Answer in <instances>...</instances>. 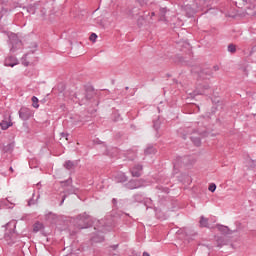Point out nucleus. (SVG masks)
<instances>
[{
  "mask_svg": "<svg viewBox=\"0 0 256 256\" xmlns=\"http://www.w3.org/2000/svg\"><path fill=\"white\" fill-rule=\"evenodd\" d=\"M76 99L80 101V105H85L87 101L93 99V91L87 92L84 96L82 94H77Z\"/></svg>",
  "mask_w": 256,
  "mask_h": 256,
  "instance_id": "obj_5",
  "label": "nucleus"
},
{
  "mask_svg": "<svg viewBox=\"0 0 256 256\" xmlns=\"http://www.w3.org/2000/svg\"><path fill=\"white\" fill-rule=\"evenodd\" d=\"M214 69H215V71H217V70H219V67L215 66Z\"/></svg>",
  "mask_w": 256,
  "mask_h": 256,
  "instance_id": "obj_43",
  "label": "nucleus"
},
{
  "mask_svg": "<svg viewBox=\"0 0 256 256\" xmlns=\"http://www.w3.org/2000/svg\"><path fill=\"white\" fill-rule=\"evenodd\" d=\"M199 223L200 225H211V223H217V218L215 217L205 218V216H201Z\"/></svg>",
  "mask_w": 256,
  "mask_h": 256,
  "instance_id": "obj_9",
  "label": "nucleus"
},
{
  "mask_svg": "<svg viewBox=\"0 0 256 256\" xmlns=\"http://www.w3.org/2000/svg\"><path fill=\"white\" fill-rule=\"evenodd\" d=\"M91 216L88 215L87 212L79 214L76 218H67L66 223H75L76 221H87Z\"/></svg>",
  "mask_w": 256,
  "mask_h": 256,
  "instance_id": "obj_7",
  "label": "nucleus"
},
{
  "mask_svg": "<svg viewBox=\"0 0 256 256\" xmlns=\"http://www.w3.org/2000/svg\"><path fill=\"white\" fill-rule=\"evenodd\" d=\"M9 47L10 53H16L19 49H23V42L19 40L17 34L12 33L9 35Z\"/></svg>",
  "mask_w": 256,
  "mask_h": 256,
  "instance_id": "obj_1",
  "label": "nucleus"
},
{
  "mask_svg": "<svg viewBox=\"0 0 256 256\" xmlns=\"http://www.w3.org/2000/svg\"><path fill=\"white\" fill-rule=\"evenodd\" d=\"M202 88H203L204 90H198V91H197V95H205V91L209 90V85H208V84L203 85Z\"/></svg>",
  "mask_w": 256,
  "mask_h": 256,
  "instance_id": "obj_22",
  "label": "nucleus"
},
{
  "mask_svg": "<svg viewBox=\"0 0 256 256\" xmlns=\"http://www.w3.org/2000/svg\"><path fill=\"white\" fill-rule=\"evenodd\" d=\"M255 163H256V161L253 159H247L245 161V165H246L247 169H255V167H256Z\"/></svg>",
  "mask_w": 256,
  "mask_h": 256,
  "instance_id": "obj_14",
  "label": "nucleus"
},
{
  "mask_svg": "<svg viewBox=\"0 0 256 256\" xmlns=\"http://www.w3.org/2000/svg\"><path fill=\"white\" fill-rule=\"evenodd\" d=\"M134 199L136 201H141V196L139 194H137V195L134 196Z\"/></svg>",
  "mask_w": 256,
  "mask_h": 256,
  "instance_id": "obj_33",
  "label": "nucleus"
},
{
  "mask_svg": "<svg viewBox=\"0 0 256 256\" xmlns=\"http://www.w3.org/2000/svg\"><path fill=\"white\" fill-rule=\"evenodd\" d=\"M63 167H65L68 171H71V169H75V167H77V164L71 160H67L63 164Z\"/></svg>",
  "mask_w": 256,
  "mask_h": 256,
  "instance_id": "obj_13",
  "label": "nucleus"
},
{
  "mask_svg": "<svg viewBox=\"0 0 256 256\" xmlns=\"http://www.w3.org/2000/svg\"><path fill=\"white\" fill-rule=\"evenodd\" d=\"M18 115L22 121H29L33 117V111L27 107H21Z\"/></svg>",
  "mask_w": 256,
  "mask_h": 256,
  "instance_id": "obj_4",
  "label": "nucleus"
},
{
  "mask_svg": "<svg viewBox=\"0 0 256 256\" xmlns=\"http://www.w3.org/2000/svg\"><path fill=\"white\" fill-rule=\"evenodd\" d=\"M35 225H40V223H39V222H36Z\"/></svg>",
  "mask_w": 256,
  "mask_h": 256,
  "instance_id": "obj_46",
  "label": "nucleus"
},
{
  "mask_svg": "<svg viewBox=\"0 0 256 256\" xmlns=\"http://www.w3.org/2000/svg\"><path fill=\"white\" fill-rule=\"evenodd\" d=\"M0 127L2 131H7L9 127H13V122L11 121V116H9L8 120H2L0 122Z\"/></svg>",
  "mask_w": 256,
  "mask_h": 256,
  "instance_id": "obj_10",
  "label": "nucleus"
},
{
  "mask_svg": "<svg viewBox=\"0 0 256 256\" xmlns=\"http://www.w3.org/2000/svg\"><path fill=\"white\" fill-rule=\"evenodd\" d=\"M13 149V144H8L6 147V151H11Z\"/></svg>",
  "mask_w": 256,
  "mask_h": 256,
  "instance_id": "obj_32",
  "label": "nucleus"
},
{
  "mask_svg": "<svg viewBox=\"0 0 256 256\" xmlns=\"http://www.w3.org/2000/svg\"><path fill=\"white\" fill-rule=\"evenodd\" d=\"M216 189H217V185L211 184L208 188V191H211V193H215Z\"/></svg>",
  "mask_w": 256,
  "mask_h": 256,
  "instance_id": "obj_26",
  "label": "nucleus"
},
{
  "mask_svg": "<svg viewBox=\"0 0 256 256\" xmlns=\"http://www.w3.org/2000/svg\"><path fill=\"white\" fill-rule=\"evenodd\" d=\"M145 155H154V153H157V150H155V147L153 146H148L145 151Z\"/></svg>",
  "mask_w": 256,
  "mask_h": 256,
  "instance_id": "obj_17",
  "label": "nucleus"
},
{
  "mask_svg": "<svg viewBox=\"0 0 256 256\" xmlns=\"http://www.w3.org/2000/svg\"><path fill=\"white\" fill-rule=\"evenodd\" d=\"M21 63H22V65H24V67H29V53L25 54L21 58Z\"/></svg>",
  "mask_w": 256,
  "mask_h": 256,
  "instance_id": "obj_16",
  "label": "nucleus"
},
{
  "mask_svg": "<svg viewBox=\"0 0 256 256\" xmlns=\"http://www.w3.org/2000/svg\"><path fill=\"white\" fill-rule=\"evenodd\" d=\"M30 216L29 215H24L20 218L21 221H29Z\"/></svg>",
  "mask_w": 256,
  "mask_h": 256,
  "instance_id": "obj_31",
  "label": "nucleus"
},
{
  "mask_svg": "<svg viewBox=\"0 0 256 256\" xmlns=\"http://www.w3.org/2000/svg\"><path fill=\"white\" fill-rule=\"evenodd\" d=\"M45 221L47 223H58L59 221H66L67 222V217L65 216H57V214L53 212H48L44 216Z\"/></svg>",
  "mask_w": 256,
  "mask_h": 256,
  "instance_id": "obj_2",
  "label": "nucleus"
},
{
  "mask_svg": "<svg viewBox=\"0 0 256 256\" xmlns=\"http://www.w3.org/2000/svg\"><path fill=\"white\" fill-rule=\"evenodd\" d=\"M191 141L196 145V147H199L201 145V138L199 137H191Z\"/></svg>",
  "mask_w": 256,
  "mask_h": 256,
  "instance_id": "obj_21",
  "label": "nucleus"
},
{
  "mask_svg": "<svg viewBox=\"0 0 256 256\" xmlns=\"http://www.w3.org/2000/svg\"><path fill=\"white\" fill-rule=\"evenodd\" d=\"M4 65L6 67H15V65H19V60L15 56H8L4 61Z\"/></svg>",
  "mask_w": 256,
  "mask_h": 256,
  "instance_id": "obj_8",
  "label": "nucleus"
},
{
  "mask_svg": "<svg viewBox=\"0 0 256 256\" xmlns=\"http://www.w3.org/2000/svg\"><path fill=\"white\" fill-rule=\"evenodd\" d=\"M4 231H5V238L10 237V235H13L15 233V228L16 226L8 225V226H3Z\"/></svg>",
  "mask_w": 256,
  "mask_h": 256,
  "instance_id": "obj_11",
  "label": "nucleus"
},
{
  "mask_svg": "<svg viewBox=\"0 0 256 256\" xmlns=\"http://www.w3.org/2000/svg\"><path fill=\"white\" fill-rule=\"evenodd\" d=\"M126 189H141V187H145V180L137 179V180H130L128 183L125 184Z\"/></svg>",
  "mask_w": 256,
  "mask_h": 256,
  "instance_id": "obj_3",
  "label": "nucleus"
},
{
  "mask_svg": "<svg viewBox=\"0 0 256 256\" xmlns=\"http://www.w3.org/2000/svg\"><path fill=\"white\" fill-rule=\"evenodd\" d=\"M31 101L32 107H34V109H39V98H37V96H33Z\"/></svg>",
  "mask_w": 256,
  "mask_h": 256,
  "instance_id": "obj_18",
  "label": "nucleus"
},
{
  "mask_svg": "<svg viewBox=\"0 0 256 256\" xmlns=\"http://www.w3.org/2000/svg\"><path fill=\"white\" fill-rule=\"evenodd\" d=\"M91 223H99V220H97V219H91Z\"/></svg>",
  "mask_w": 256,
  "mask_h": 256,
  "instance_id": "obj_36",
  "label": "nucleus"
},
{
  "mask_svg": "<svg viewBox=\"0 0 256 256\" xmlns=\"http://www.w3.org/2000/svg\"><path fill=\"white\" fill-rule=\"evenodd\" d=\"M112 203H113V205H117V199H112Z\"/></svg>",
  "mask_w": 256,
  "mask_h": 256,
  "instance_id": "obj_37",
  "label": "nucleus"
},
{
  "mask_svg": "<svg viewBox=\"0 0 256 256\" xmlns=\"http://www.w3.org/2000/svg\"><path fill=\"white\" fill-rule=\"evenodd\" d=\"M219 227V231L222 232L225 235H230L231 234V230L230 228H228V226H224V225H220Z\"/></svg>",
  "mask_w": 256,
  "mask_h": 256,
  "instance_id": "obj_15",
  "label": "nucleus"
},
{
  "mask_svg": "<svg viewBox=\"0 0 256 256\" xmlns=\"http://www.w3.org/2000/svg\"><path fill=\"white\" fill-rule=\"evenodd\" d=\"M11 223H17V220H13L11 222L6 223V225H11Z\"/></svg>",
  "mask_w": 256,
  "mask_h": 256,
  "instance_id": "obj_38",
  "label": "nucleus"
},
{
  "mask_svg": "<svg viewBox=\"0 0 256 256\" xmlns=\"http://www.w3.org/2000/svg\"><path fill=\"white\" fill-rule=\"evenodd\" d=\"M65 193H67V195H73L77 193V188L70 186L68 189L65 190Z\"/></svg>",
  "mask_w": 256,
  "mask_h": 256,
  "instance_id": "obj_20",
  "label": "nucleus"
},
{
  "mask_svg": "<svg viewBox=\"0 0 256 256\" xmlns=\"http://www.w3.org/2000/svg\"><path fill=\"white\" fill-rule=\"evenodd\" d=\"M61 137H65V138H66V140H67V139H68L67 137H69V134H67V133L63 132V133H61Z\"/></svg>",
  "mask_w": 256,
  "mask_h": 256,
  "instance_id": "obj_34",
  "label": "nucleus"
},
{
  "mask_svg": "<svg viewBox=\"0 0 256 256\" xmlns=\"http://www.w3.org/2000/svg\"><path fill=\"white\" fill-rule=\"evenodd\" d=\"M41 229H42V226L37 225V226H34L33 231L34 233H38V231H40Z\"/></svg>",
  "mask_w": 256,
  "mask_h": 256,
  "instance_id": "obj_30",
  "label": "nucleus"
},
{
  "mask_svg": "<svg viewBox=\"0 0 256 256\" xmlns=\"http://www.w3.org/2000/svg\"><path fill=\"white\" fill-rule=\"evenodd\" d=\"M10 171H11V173H13V167H10Z\"/></svg>",
  "mask_w": 256,
  "mask_h": 256,
  "instance_id": "obj_45",
  "label": "nucleus"
},
{
  "mask_svg": "<svg viewBox=\"0 0 256 256\" xmlns=\"http://www.w3.org/2000/svg\"><path fill=\"white\" fill-rule=\"evenodd\" d=\"M200 77L202 79H209L211 77V73H209V70H204L200 73Z\"/></svg>",
  "mask_w": 256,
  "mask_h": 256,
  "instance_id": "obj_19",
  "label": "nucleus"
},
{
  "mask_svg": "<svg viewBox=\"0 0 256 256\" xmlns=\"http://www.w3.org/2000/svg\"><path fill=\"white\" fill-rule=\"evenodd\" d=\"M28 13H31L32 15H35V7L34 6H30L28 8Z\"/></svg>",
  "mask_w": 256,
  "mask_h": 256,
  "instance_id": "obj_29",
  "label": "nucleus"
},
{
  "mask_svg": "<svg viewBox=\"0 0 256 256\" xmlns=\"http://www.w3.org/2000/svg\"><path fill=\"white\" fill-rule=\"evenodd\" d=\"M127 175H125V173L123 172H118L116 175H115V180H116V183H125L127 181Z\"/></svg>",
  "mask_w": 256,
  "mask_h": 256,
  "instance_id": "obj_12",
  "label": "nucleus"
},
{
  "mask_svg": "<svg viewBox=\"0 0 256 256\" xmlns=\"http://www.w3.org/2000/svg\"><path fill=\"white\" fill-rule=\"evenodd\" d=\"M156 217H157L158 219H161L162 221L165 220V219H167V217L161 216V212H156Z\"/></svg>",
  "mask_w": 256,
  "mask_h": 256,
  "instance_id": "obj_28",
  "label": "nucleus"
},
{
  "mask_svg": "<svg viewBox=\"0 0 256 256\" xmlns=\"http://www.w3.org/2000/svg\"><path fill=\"white\" fill-rule=\"evenodd\" d=\"M64 183H65V184L71 183V180H67V181H65Z\"/></svg>",
  "mask_w": 256,
  "mask_h": 256,
  "instance_id": "obj_41",
  "label": "nucleus"
},
{
  "mask_svg": "<svg viewBox=\"0 0 256 256\" xmlns=\"http://www.w3.org/2000/svg\"><path fill=\"white\" fill-rule=\"evenodd\" d=\"M11 205H12V206H9V209H13L14 204H13V203H11Z\"/></svg>",
  "mask_w": 256,
  "mask_h": 256,
  "instance_id": "obj_42",
  "label": "nucleus"
},
{
  "mask_svg": "<svg viewBox=\"0 0 256 256\" xmlns=\"http://www.w3.org/2000/svg\"><path fill=\"white\" fill-rule=\"evenodd\" d=\"M151 15H152V17H155V12H152V14H151Z\"/></svg>",
  "mask_w": 256,
  "mask_h": 256,
  "instance_id": "obj_44",
  "label": "nucleus"
},
{
  "mask_svg": "<svg viewBox=\"0 0 256 256\" xmlns=\"http://www.w3.org/2000/svg\"><path fill=\"white\" fill-rule=\"evenodd\" d=\"M132 177H141L143 175V165L138 164L130 168Z\"/></svg>",
  "mask_w": 256,
  "mask_h": 256,
  "instance_id": "obj_6",
  "label": "nucleus"
},
{
  "mask_svg": "<svg viewBox=\"0 0 256 256\" xmlns=\"http://www.w3.org/2000/svg\"><path fill=\"white\" fill-rule=\"evenodd\" d=\"M33 204H34L33 200H30V201L28 202L29 207H31V205H33Z\"/></svg>",
  "mask_w": 256,
  "mask_h": 256,
  "instance_id": "obj_39",
  "label": "nucleus"
},
{
  "mask_svg": "<svg viewBox=\"0 0 256 256\" xmlns=\"http://www.w3.org/2000/svg\"><path fill=\"white\" fill-rule=\"evenodd\" d=\"M228 52L229 53H236L237 52V46H235L234 44H229L228 45Z\"/></svg>",
  "mask_w": 256,
  "mask_h": 256,
  "instance_id": "obj_24",
  "label": "nucleus"
},
{
  "mask_svg": "<svg viewBox=\"0 0 256 256\" xmlns=\"http://www.w3.org/2000/svg\"><path fill=\"white\" fill-rule=\"evenodd\" d=\"M142 256H150V254H148L147 252H144Z\"/></svg>",
  "mask_w": 256,
  "mask_h": 256,
  "instance_id": "obj_40",
  "label": "nucleus"
},
{
  "mask_svg": "<svg viewBox=\"0 0 256 256\" xmlns=\"http://www.w3.org/2000/svg\"><path fill=\"white\" fill-rule=\"evenodd\" d=\"M66 197H67V196H63V199H62V201L60 202V205H63V203H65Z\"/></svg>",
  "mask_w": 256,
  "mask_h": 256,
  "instance_id": "obj_35",
  "label": "nucleus"
},
{
  "mask_svg": "<svg viewBox=\"0 0 256 256\" xmlns=\"http://www.w3.org/2000/svg\"><path fill=\"white\" fill-rule=\"evenodd\" d=\"M167 7L160 8V15L164 18V21H167V18H165V15L167 14Z\"/></svg>",
  "mask_w": 256,
  "mask_h": 256,
  "instance_id": "obj_23",
  "label": "nucleus"
},
{
  "mask_svg": "<svg viewBox=\"0 0 256 256\" xmlns=\"http://www.w3.org/2000/svg\"><path fill=\"white\" fill-rule=\"evenodd\" d=\"M153 127L156 131H159V127H161V121L158 119V120H155L153 122Z\"/></svg>",
  "mask_w": 256,
  "mask_h": 256,
  "instance_id": "obj_25",
  "label": "nucleus"
},
{
  "mask_svg": "<svg viewBox=\"0 0 256 256\" xmlns=\"http://www.w3.org/2000/svg\"><path fill=\"white\" fill-rule=\"evenodd\" d=\"M90 41H93V43H95V41H97V34L92 33V34L90 35Z\"/></svg>",
  "mask_w": 256,
  "mask_h": 256,
  "instance_id": "obj_27",
  "label": "nucleus"
}]
</instances>
